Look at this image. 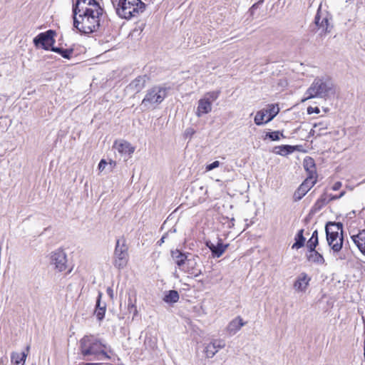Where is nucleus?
Here are the masks:
<instances>
[{
    "label": "nucleus",
    "instance_id": "f257e3e1",
    "mask_svg": "<svg viewBox=\"0 0 365 365\" xmlns=\"http://www.w3.org/2000/svg\"><path fill=\"white\" fill-rule=\"evenodd\" d=\"M73 12L74 26L85 34L97 31L103 17V9L95 0H76Z\"/></svg>",
    "mask_w": 365,
    "mask_h": 365
},
{
    "label": "nucleus",
    "instance_id": "f03ea898",
    "mask_svg": "<svg viewBox=\"0 0 365 365\" xmlns=\"http://www.w3.org/2000/svg\"><path fill=\"white\" fill-rule=\"evenodd\" d=\"M81 354L88 360L110 359L112 351L109 346L94 336H85L80 341Z\"/></svg>",
    "mask_w": 365,
    "mask_h": 365
},
{
    "label": "nucleus",
    "instance_id": "7ed1b4c3",
    "mask_svg": "<svg viewBox=\"0 0 365 365\" xmlns=\"http://www.w3.org/2000/svg\"><path fill=\"white\" fill-rule=\"evenodd\" d=\"M111 2L118 16L125 19L143 13L148 5L142 0H111Z\"/></svg>",
    "mask_w": 365,
    "mask_h": 365
},
{
    "label": "nucleus",
    "instance_id": "20e7f679",
    "mask_svg": "<svg viewBox=\"0 0 365 365\" xmlns=\"http://www.w3.org/2000/svg\"><path fill=\"white\" fill-rule=\"evenodd\" d=\"M333 92V84L330 81L317 78L307 90V97L302 101L314 98H327Z\"/></svg>",
    "mask_w": 365,
    "mask_h": 365
},
{
    "label": "nucleus",
    "instance_id": "39448f33",
    "mask_svg": "<svg viewBox=\"0 0 365 365\" xmlns=\"http://www.w3.org/2000/svg\"><path fill=\"white\" fill-rule=\"evenodd\" d=\"M167 94V88L161 86H153L147 91L141 105L147 108H154L164 101Z\"/></svg>",
    "mask_w": 365,
    "mask_h": 365
},
{
    "label": "nucleus",
    "instance_id": "423d86ee",
    "mask_svg": "<svg viewBox=\"0 0 365 365\" xmlns=\"http://www.w3.org/2000/svg\"><path fill=\"white\" fill-rule=\"evenodd\" d=\"M220 93L219 91L207 92L198 101L195 111V115L198 118L212 111V103L218 98Z\"/></svg>",
    "mask_w": 365,
    "mask_h": 365
},
{
    "label": "nucleus",
    "instance_id": "0eeeda50",
    "mask_svg": "<svg viewBox=\"0 0 365 365\" xmlns=\"http://www.w3.org/2000/svg\"><path fill=\"white\" fill-rule=\"evenodd\" d=\"M128 246L125 240L122 238L116 242L114 251V266L118 269H123L128 262Z\"/></svg>",
    "mask_w": 365,
    "mask_h": 365
},
{
    "label": "nucleus",
    "instance_id": "6e6552de",
    "mask_svg": "<svg viewBox=\"0 0 365 365\" xmlns=\"http://www.w3.org/2000/svg\"><path fill=\"white\" fill-rule=\"evenodd\" d=\"M311 165L310 176H308L306 180L300 185L299 188L295 191L294 194V198L295 201L300 200L307 192L314 186L316 182L315 175L316 170L314 163L312 160H309Z\"/></svg>",
    "mask_w": 365,
    "mask_h": 365
},
{
    "label": "nucleus",
    "instance_id": "1a4fd4ad",
    "mask_svg": "<svg viewBox=\"0 0 365 365\" xmlns=\"http://www.w3.org/2000/svg\"><path fill=\"white\" fill-rule=\"evenodd\" d=\"M279 112L277 104H271L266 109H262L256 113L254 121L257 125H262L271 121Z\"/></svg>",
    "mask_w": 365,
    "mask_h": 365
},
{
    "label": "nucleus",
    "instance_id": "9d476101",
    "mask_svg": "<svg viewBox=\"0 0 365 365\" xmlns=\"http://www.w3.org/2000/svg\"><path fill=\"white\" fill-rule=\"evenodd\" d=\"M56 32L53 30H48L37 35L34 38V43L36 47H41L45 50H51L55 42L54 36Z\"/></svg>",
    "mask_w": 365,
    "mask_h": 365
},
{
    "label": "nucleus",
    "instance_id": "9b49d317",
    "mask_svg": "<svg viewBox=\"0 0 365 365\" xmlns=\"http://www.w3.org/2000/svg\"><path fill=\"white\" fill-rule=\"evenodd\" d=\"M331 18L326 11H322L319 7L316 14L314 22L321 30V34H327L330 32L332 25L331 24Z\"/></svg>",
    "mask_w": 365,
    "mask_h": 365
},
{
    "label": "nucleus",
    "instance_id": "f8f14e48",
    "mask_svg": "<svg viewBox=\"0 0 365 365\" xmlns=\"http://www.w3.org/2000/svg\"><path fill=\"white\" fill-rule=\"evenodd\" d=\"M148 81L146 76H140L133 80L125 88L127 95L134 96L140 92Z\"/></svg>",
    "mask_w": 365,
    "mask_h": 365
},
{
    "label": "nucleus",
    "instance_id": "ddd939ff",
    "mask_svg": "<svg viewBox=\"0 0 365 365\" xmlns=\"http://www.w3.org/2000/svg\"><path fill=\"white\" fill-rule=\"evenodd\" d=\"M51 264L58 272H63L66 269V255L63 250H56L51 255Z\"/></svg>",
    "mask_w": 365,
    "mask_h": 365
},
{
    "label": "nucleus",
    "instance_id": "4468645a",
    "mask_svg": "<svg viewBox=\"0 0 365 365\" xmlns=\"http://www.w3.org/2000/svg\"><path fill=\"white\" fill-rule=\"evenodd\" d=\"M225 341L221 339H212L205 346V354L207 358H212L220 349L225 348Z\"/></svg>",
    "mask_w": 365,
    "mask_h": 365
},
{
    "label": "nucleus",
    "instance_id": "2eb2a0df",
    "mask_svg": "<svg viewBox=\"0 0 365 365\" xmlns=\"http://www.w3.org/2000/svg\"><path fill=\"white\" fill-rule=\"evenodd\" d=\"M113 148L121 155L124 156L130 157L134 153L135 148L129 142L124 140H115L113 144Z\"/></svg>",
    "mask_w": 365,
    "mask_h": 365
},
{
    "label": "nucleus",
    "instance_id": "dca6fc26",
    "mask_svg": "<svg viewBox=\"0 0 365 365\" xmlns=\"http://www.w3.org/2000/svg\"><path fill=\"white\" fill-rule=\"evenodd\" d=\"M310 281L311 277L305 272H302L297 277L293 287L297 292H305Z\"/></svg>",
    "mask_w": 365,
    "mask_h": 365
},
{
    "label": "nucleus",
    "instance_id": "f3484780",
    "mask_svg": "<svg viewBox=\"0 0 365 365\" xmlns=\"http://www.w3.org/2000/svg\"><path fill=\"white\" fill-rule=\"evenodd\" d=\"M205 245L210 250L213 257H220L228 247V244H224L221 239L217 240L216 245L210 240H207Z\"/></svg>",
    "mask_w": 365,
    "mask_h": 365
},
{
    "label": "nucleus",
    "instance_id": "a211bd4d",
    "mask_svg": "<svg viewBox=\"0 0 365 365\" xmlns=\"http://www.w3.org/2000/svg\"><path fill=\"white\" fill-rule=\"evenodd\" d=\"M198 259L199 257L197 255L190 256V257H188L182 270L189 274H193L195 277L200 275L201 271L197 269Z\"/></svg>",
    "mask_w": 365,
    "mask_h": 365
},
{
    "label": "nucleus",
    "instance_id": "6ab92c4d",
    "mask_svg": "<svg viewBox=\"0 0 365 365\" xmlns=\"http://www.w3.org/2000/svg\"><path fill=\"white\" fill-rule=\"evenodd\" d=\"M351 239L360 252L365 255V230H359L356 234H352Z\"/></svg>",
    "mask_w": 365,
    "mask_h": 365
},
{
    "label": "nucleus",
    "instance_id": "aec40b11",
    "mask_svg": "<svg viewBox=\"0 0 365 365\" xmlns=\"http://www.w3.org/2000/svg\"><path fill=\"white\" fill-rule=\"evenodd\" d=\"M342 224L341 222H329L327 224L325 230L327 234V238H331L332 236L340 235L342 234Z\"/></svg>",
    "mask_w": 365,
    "mask_h": 365
},
{
    "label": "nucleus",
    "instance_id": "412c9836",
    "mask_svg": "<svg viewBox=\"0 0 365 365\" xmlns=\"http://www.w3.org/2000/svg\"><path fill=\"white\" fill-rule=\"evenodd\" d=\"M189 255V254L182 253L179 250L171 251V257L180 269L184 267Z\"/></svg>",
    "mask_w": 365,
    "mask_h": 365
},
{
    "label": "nucleus",
    "instance_id": "4be33fe9",
    "mask_svg": "<svg viewBox=\"0 0 365 365\" xmlns=\"http://www.w3.org/2000/svg\"><path fill=\"white\" fill-rule=\"evenodd\" d=\"M327 240L334 252H338L341 250L343 245V235L341 233L340 235H337V237L332 236L331 238L327 237Z\"/></svg>",
    "mask_w": 365,
    "mask_h": 365
},
{
    "label": "nucleus",
    "instance_id": "5701e85b",
    "mask_svg": "<svg viewBox=\"0 0 365 365\" xmlns=\"http://www.w3.org/2000/svg\"><path fill=\"white\" fill-rule=\"evenodd\" d=\"M245 325L242 319L237 317L232 319L227 327V331L230 335L235 334Z\"/></svg>",
    "mask_w": 365,
    "mask_h": 365
},
{
    "label": "nucleus",
    "instance_id": "b1692460",
    "mask_svg": "<svg viewBox=\"0 0 365 365\" xmlns=\"http://www.w3.org/2000/svg\"><path fill=\"white\" fill-rule=\"evenodd\" d=\"M328 124L325 122H319L314 125L310 133L316 135H322L326 133Z\"/></svg>",
    "mask_w": 365,
    "mask_h": 365
},
{
    "label": "nucleus",
    "instance_id": "393cba45",
    "mask_svg": "<svg viewBox=\"0 0 365 365\" xmlns=\"http://www.w3.org/2000/svg\"><path fill=\"white\" fill-rule=\"evenodd\" d=\"M116 166V162L114 160H110L108 163L106 160L102 159L98 166V169L100 172L106 170L108 173L111 172Z\"/></svg>",
    "mask_w": 365,
    "mask_h": 365
},
{
    "label": "nucleus",
    "instance_id": "a878e982",
    "mask_svg": "<svg viewBox=\"0 0 365 365\" xmlns=\"http://www.w3.org/2000/svg\"><path fill=\"white\" fill-rule=\"evenodd\" d=\"M101 293H99L98 299L96 302V309L95 310V314L97 319L101 321L104 318L106 312V304H101Z\"/></svg>",
    "mask_w": 365,
    "mask_h": 365
},
{
    "label": "nucleus",
    "instance_id": "bb28decb",
    "mask_svg": "<svg viewBox=\"0 0 365 365\" xmlns=\"http://www.w3.org/2000/svg\"><path fill=\"white\" fill-rule=\"evenodd\" d=\"M294 150L295 148L294 146L284 145L274 147L273 152L277 155H287L289 153H293Z\"/></svg>",
    "mask_w": 365,
    "mask_h": 365
},
{
    "label": "nucleus",
    "instance_id": "cd10ccee",
    "mask_svg": "<svg viewBox=\"0 0 365 365\" xmlns=\"http://www.w3.org/2000/svg\"><path fill=\"white\" fill-rule=\"evenodd\" d=\"M29 346H28L26 347V351H29ZM27 354H28V352H26V353L22 352L21 354L14 352L11 354V361L16 365L19 364L21 362H23L22 365H24V363L25 362L26 359L27 357Z\"/></svg>",
    "mask_w": 365,
    "mask_h": 365
},
{
    "label": "nucleus",
    "instance_id": "c85d7f7f",
    "mask_svg": "<svg viewBox=\"0 0 365 365\" xmlns=\"http://www.w3.org/2000/svg\"><path fill=\"white\" fill-rule=\"evenodd\" d=\"M51 50L53 52L59 53L62 57L66 59H70L73 55V48H63L56 46H52Z\"/></svg>",
    "mask_w": 365,
    "mask_h": 365
},
{
    "label": "nucleus",
    "instance_id": "c756f323",
    "mask_svg": "<svg viewBox=\"0 0 365 365\" xmlns=\"http://www.w3.org/2000/svg\"><path fill=\"white\" fill-rule=\"evenodd\" d=\"M309 252L310 253L308 255V259L309 261L319 264H323L324 263V259L321 254L315 250Z\"/></svg>",
    "mask_w": 365,
    "mask_h": 365
},
{
    "label": "nucleus",
    "instance_id": "7c9ffc66",
    "mask_svg": "<svg viewBox=\"0 0 365 365\" xmlns=\"http://www.w3.org/2000/svg\"><path fill=\"white\" fill-rule=\"evenodd\" d=\"M318 245V232L317 230L314 231L312 237L307 243V247L309 251L315 250L317 245Z\"/></svg>",
    "mask_w": 365,
    "mask_h": 365
},
{
    "label": "nucleus",
    "instance_id": "2f4dec72",
    "mask_svg": "<svg viewBox=\"0 0 365 365\" xmlns=\"http://www.w3.org/2000/svg\"><path fill=\"white\" fill-rule=\"evenodd\" d=\"M304 230H300L296 237H295V243L292 245L293 249H299L304 246L305 238L303 236Z\"/></svg>",
    "mask_w": 365,
    "mask_h": 365
},
{
    "label": "nucleus",
    "instance_id": "473e14b6",
    "mask_svg": "<svg viewBox=\"0 0 365 365\" xmlns=\"http://www.w3.org/2000/svg\"><path fill=\"white\" fill-rule=\"evenodd\" d=\"M179 299L178 292L175 290H170L169 292L165 296L164 300L168 303H175L177 302Z\"/></svg>",
    "mask_w": 365,
    "mask_h": 365
},
{
    "label": "nucleus",
    "instance_id": "72a5a7b5",
    "mask_svg": "<svg viewBox=\"0 0 365 365\" xmlns=\"http://www.w3.org/2000/svg\"><path fill=\"white\" fill-rule=\"evenodd\" d=\"M280 135L283 136V134L277 130L267 133L266 137L269 138L272 140H279L280 138Z\"/></svg>",
    "mask_w": 365,
    "mask_h": 365
},
{
    "label": "nucleus",
    "instance_id": "f704fd0d",
    "mask_svg": "<svg viewBox=\"0 0 365 365\" xmlns=\"http://www.w3.org/2000/svg\"><path fill=\"white\" fill-rule=\"evenodd\" d=\"M220 166V162L216 160V161H214L213 163L207 165L205 168L206 169V171H210L216 168H218Z\"/></svg>",
    "mask_w": 365,
    "mask_h": 365
},
{
    "label": "nucleus",
    "instance_id": "c9c22d12",
    "mask_svg": "<svg viewBox=\"0 0 365 365\" xmlns=\"http://www.w3.org/2000/svg\"><path fill=\"white\" fill-rule=\"evenodd\" d=\"M309 160H312L313 163V160L309 158L308 159H305L304 160V168L306 169V170L308 172V175L309 176H310V170H311V163L309 162H308Z\"/></svg>",
    "mask_w": 365,
    "mask_h": 365
},
{
    "label": "nucleus",
    "instance_id": "e433bc0d",
    "mask_svg": "<svg viewBox=\"0 0 365 365\" xmlns=\"http://www.w3.org/2000/svg\"><path fill=\"white\" fill-rule=\"evenodd\" d=\"M307 112L309 114H312L313 113H319L320 110H319V108L317 107H315V108L309 107L307 108Z\"/></svg>",
    "mask_w": 365,
    "mask_h": 365
},
{
    "label": "nucleus",
    "instance_id": "4c0bfd02",
    "mask_svg": "<svg viewBox=\"0 0 365 365\" xmlns=\"http://www.w3.org/2000/svg\"><path fill=\"white\" fill-rule=\"evenodd\" d=\"M194 133H195V130L192 128H190L186 129V130L185 132V135L187 137L189 136L190 138H191Z\"/></svg>",
    "mask_w": 365,
    "mask_h": 365
},
{
    "label": "nucleus",
    "instance_id": "58836bf2",
    "mask_svg": "<svg viewBox=\"0 0 365 365\" xmlns=\"http://www.w3.org/2000/svg\"><path fill=\"white\" fill-rule=\"evenodd\" d=\"M341 186H342V183L341 182H339V181L336 182L332 186V190H338L341 187Z\"/></svg>",
    "mask_w": 365,
    "mask_h": 365
},
{
    "label": "nucleus",
    "instance_id": "ea45409f",
    "mask_svg": "<svg viewBox=\"0 0 365 365\" xmlns=\"http://www.w3.org/2000/svg\"><path fill=\"white\" fill-rule=\"evenodd\" d=\"M108 295L112 299L113 297V290L110 287H108L106 289Z\"/></svg>",
    "mask_w": 365,
    "mask_h": 365
},
{
    "label": "nucleus",
    "instance_id": "a19ab883",
    "mask_svg": "<svg viewBox=\"0 0 365 365\" xmlns=\"http://www.w3.org/2000/svg\"><path fill=\"white\" fill-rule=\"evenodd\" d=\"M345 194V191H342L339 195H336L331 197L332 200H337L343 197Z\"/></svg>",
    "mask_w": 365,
    "mask_h": 365
},
{
    "label": "nucleus",
    "instance_id": "79ce46f5",
    "mask_svg": "<svg viewBox=\"0 0 365 365\" xmlns=\"http://www.w3.org/2000/svg\"><path fill=\"white\" fill-rule=\"evenodd\" d=\"M361 46L365 50V34L360 42Z\"/></svg>",
    "mask_w": 365,
    "mask_h": 365
},
{
    "label": "nucleus",
    "instance_id": "37998d69",
    "mask_svg": "<svg viewBox=\"0 0 365 365\" xmlns=\"http://www.w3.org/2000/svg\"><path fill=\"white\" fill-rule=\"evenodd\" d=\"M165 235H163L162 237V238L160 240V241L158 242L160 245L165 242Z\"/></svg>",
    "mask_w": 365,
    "mask_h": 365
},
{
    "label": "nucleus",
    "instance_id": "c03bdc74",
    "mask_svg": "<svg viewBox=\"0 0 365 365\" xmlns=\"http://www.w3.org/2000/svg\"><path fill=\"white\" fill-rule=\"evenodd\" d=\"M85 365H103L102 364H86Z\"/></svg>",
    "mask_w": 365,
    "mask_h": 365
}]
</instances>
